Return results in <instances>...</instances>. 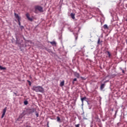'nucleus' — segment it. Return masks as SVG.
I'll return each mask as SVG.
<instances>
[{"label":"nucleus","mask_w":127,"mask_h":127,"mask_svg":"<svg viewBox=\"0 0 127 127\" xmlns=\"http://www.w3.org/2000/svg\"><path fill=\"white\" fill-rule=\"evenodd\" d=\"M13 93L14 94V95H15V96H17V94H16V93L14 92Z\"/></svg>","instance_id":"cd10ccee"},{"label":"nucleus","mask_w":127,"mask_h":127,"mask_svg":"<svg viewBox=\"0 0 127 127\" xmlns=\"http://www.w3.org/2000/svg\"><path fill=\"white\" fill-rule=\"evenodd\" d=\"M76 81H77V78H74L73 82H76Z\"/></svg>","instance_id":"393cba45"},{"label":"nucleus","mask_w":127,"mask_h":127,"mask_svg":"<svg viewBox=\"0 0 127 127\" xmlns=\"http://www.w3.org/2000/svg\"><path fill=\"white\" fill-rule=\"evenodd\" d=\"M81 79L82 80H85V78L83 77H80Z\"/></svg>","instance_id":"a878e982"},{"label":"nucleus","mask_w":127,"mask_h":127,"mask_svg":"<svg viewBox=\"0 0 127 127\" xmlns=\"http://www.w3.org/2000/svg\"><path fill=\"white\" fill-rule=\"evenodd\" d=\"M20 29H21V30H22V29H23V28H24V27H23V26H20Z\"/></svg>","instance_id":"4be33fe9"},{"label":"nucleus","mask_w":127,"mask_h":127,"mask_svg":"<svg viewBox=\"0 0 127 127\" xmlns=\"http://www.w3.org/2000/svg\"><path fill=\"white\" fill-rule=\"evenodd\" d=\"M36 116L37 118H38V117H39V114L37 112H36Z\"/></svg>","instance_id":"aec40b11"},{"label":"nucleus","mask_w":127,"mask_h":127,"mask_svg":"<svg viewBox=\"0 0 127 127\" xmlns=\"http://www.w3.org/2000/svg\"><path fill=\"white\" fill-rule=\"evenodd\" d=\"M75 127H80V124H77L75 125Z\"/></svg>","instance_id":"5701e85b"},{"label":"nucleus","mask_w":127,"mask_h":127,"mask_svg":"<svg viewBox=\"0 0 127 127\" xmlns=\"http://www.w3.org/2000/svg\"><path fill=\"white\" fill-rule=\"evenodd\" d=\"M86 100H87V97H86L81 98V101L82 104L84 103V101H87Z\"/></svg>","instance_id":"0eeeda50"},{"label":"nucleus","mask_w":127,"mask_h":127,"mask_svg":"<svg viewBox=\"0 0 127 127\" xmlns=\"http://www.w3.org/2000/svg\"><path fill=\"white\" fill-rule=\"evenodd\" d=\"M107 53H108V57H109V58H110V57H111V56H112V55L111 54V53H110V52H109V51H107Z\"/></svg>","instance_id":"dca6fc26"},{"label":"nucleus","mask_w":127,"mask_h":127,"mask_svg":"<svg viewBox=\"0 0 127 127\" xmlns=\"http://www.w3.org/2000/svg\"><path fill=\"white\" fill-rule=\"evenodd\" d=\"M70 16L72 19H75V14L73 13H70Z\"/></svg>","instance_id":"9d476101"},{"label":"nucleus","mask_w":127,"mask_h":127,"mask_svg":"<svg viewBox=\"0 0 127 127\" xmlns=\"http://www.w3.org/2000/svg\"><path fill=\"white\" fill-rule=\"evenodd\" d=\"M35 111V110L33 108L27 109V114H29V115H30V114H33V113H34Z\"/></svg>","instance_id":"20e7f679"},{"label":"nucleus","mask_w":127,"mask_h":127,"mask_svg":"<svg viewBox=\"0 0 127 127\" xmlns=\"http://www.w3.org/2000/svg\"><path fill=\"white\" fill-rule=\"evenodd\" d=\"M104 88H105V84L104 83H103L101 85V86H100V89L101 90H103V89H104Z\"/></svg>","instance_id":"9b49d317"},{"label":"nucleus","mask_w":127,"mask_h":127,"mask_svg":"<svg viewBox=\"0 0 127 127\" xmlns=\"http://www.w3.org/2000/svg\"><path fill=\"white\" fill-rule=\"evenodd\" d=\"M35 13H37V10H39V11H40V12H43V7L39 6V5H37L35 6Z\"/></svg>","instance_id":"f03ea898"},{"label":"nucleus","mask_w":127,"mask_h":127,"mask_svg":"<svg viewBox=\"0 0 127 127\" xmlns=\"http://www.w3.org/2000/svg\"><path fill=\"white\" fill-rule=\"evenodd\" d=\"M16 43H17V44H20V43L19 42V40H18L17 38H16Z\"/></svg>","instance_id":"f3484780"},{"label":"nucleus","mask_w":127,"mask_h":127,"mask_svg":"<svg viewBox=\"0 0 127 127\" xmlns=\"http://www.w3.org/2000/svg\"><path fill=\"white\" fill-rule=\"evenodd\" d=\"M126 43L127 44V39L126 40Z\"/></svg>","instance_id":"c85d7f7f"},{"label":"nucleus","mask_w":127,"mask_h":127,"mask_svg":"<svg viewBox=\"0 0 127 127\" xmlns=\"http://www.w3.org/2000/svg\"><path fill=\"white\" fill-rule=\"evenodd\" d=\"M5 113H6V108H4L3 110V113L1 116V119L3 118V117L5 115Z\"/></svg>","instance_id":"423d86ee"},{"label":"nucleus","mask_w":127,"mask_h":127,"mask_svg":"<svg viewBox=\"0 0 127 127\" xmlns=\"http://www.w3.org/2000/svg\"><path fill=\"white\" fill-rule=\"evenodd\" d=\"M50 43L52 45H56V42L55 41L50 42Z\"/></svg>","instance_id":"2eb2a0df"},{"label":"nucleus","mask_w":127,"mask_h":127,"mask_svg":"<svg viewBox=\"0 0 127 127\" xmlns=\"http://www.w3.org/2000/svg\"><path fill=\"white\" fill-rule=\"evenodd\" d=\"M26 115V113H25V111H24L23 113H22V117L25 116Z\"/></svg>","instance_id":"a211bd4d"},{"label":"nucleus","mask_w":127,"mask_h":127,"mask_svg":"<svg viewBox=\"0 0 127 127\" xmlns=\"http://www.w3.org/2000/svg\"><path fill=\"white\" fill-rule=\"evenodd\" d=\"M0 70H6V68L5 67H2L0 65Z\"/></svg>","instance_id":"4468645a"},{"label":"nucleus","mask_w":127,"mask_h":127,"mask_svg":"<svg viewBox=\"0 0 127 127\" xmlns=\"http://www.w3.org/2000/svg\"><path fill=\"white\" fill-rule=\"evenodd\" d=\"M47 127H49V125L48 124H47Z\"/></svg>","instance_id":"c756f323"},{"label":"nucleus","mask_w":127,"mask_h":127,"mask_svg":"<svg viewBox=\"0 0 127 127\" xmlns=\"http://www.w3.org/2000/svg\"><path fill=\"white\" fill-rule=\"evenodd\" d=\"M14 14L15 18H16V19L18 20L19 26H21L20 19H21V18L16 13H14Z\"/></svg>","instance_id":"7ed1b4c3"},{"label":"nucleus","mask_w":127,"mask_h":127,"mask_svg":"<svg viewBox=\"0 0 127 127\" xmlns=\"http://www.w3.org/2000/svg\"><path fill=\"white\" fill-rule=\"evenodd\" d=\"M100 38H99L97 42L98 44H100Z\"/></svg>","instance_id":"b1692460"},{"label":"nucleus","mask_w":127,"mask_h":127,"mask_svg":"<svg viewBox=\"0 0 127 127\" xmlns=\"http://www.w3.org/2000/svg\"><path fill=\"white\" fill-rule=\"evenodd\" d=\"M64 83L65 81L64 80H63V81H62L60 84V87H63V86H64Z\"/></svg>","instance_id":"1a4fd4ad"},{"label":"nucleus","mask_w":127,"mask_h":127,"mask_svg":"<svg viewBox=\"0 0 127 127\" xmlns=\"http://www.w3.org/2000/svg\"><path fill=\"white\" fill-rule=\"evenodd\" d=\"M75 77H77L78 78H80V74L77 72H75L74 73Z\"/></svg>","instance_id":"6e6552de"},{"label":"nucleus","mask_w":127,"mask_h":127,"mask_svg":"<svg viewBox=\"0 0 127 127\" xmlns=\"http://www.w3.org/2000/svg\"><path fill=\"white\" fill-rule=\"evenodd\" d=\"M103 27H104V29H109V27H108V25H107V24H105L103 26Z\"/></svg>","instance_id":"ddd939ff"},{"label":"nucleus","mask_w":127,"mask_h":127,"mask_svg":"<svg viewBox=\"0 0 127 127\" xmlns=\"http://www.w3.org/2000/svg\"><path fill=\"white\" fill-rule=\"evenodd\" d=\"M122 72L123 73V74H125V70H124V69H122Z\"/></svg>","instance_id":"bb28decb"},{"label":"nucleus","mask_w":127,"mask_h":127,"mask_svg":"<svg viewBox=\"0 0 127 127\" xmlns=\"http://www.w3.org/2000/svg\"><path fill=\"white\" fill-rule=\"evenodd\" d=\"M57 122H58V123H61V119H60V117L58 116L57 117Z\"/></svg>","instance_id":"f8f14e48"},{"label":"nucleus","mask_w":127,"mask_h":127,"mask_svg":"<svg viewBox=\"0 0 127 127\" xmlns=\"http://www.w3.org/2000/svg\"><path fill=\"white\" fill-rule=\"evenodd\" d=\"M32 90L33 91H35V92H39L40 93L44 92V88H43L41 86H34L32 88Z\"/></svg>","instance_id":"f257e3e1"},{"label":"nucleus","mask_w":127,"mask_h":127,"mask_svg":"<svg viewBox=\"0 0 127 127\" xmlns=\"http://www.w3.org/2000/svg\"><path fill=\"white\" fill-rule=\"evenodd\" d=\"M27 82L29 83V85L30 86H31V82H30V81H29V80H27Z\"/></svg>","instance_id":"412c9836"},{"label":"nucleus","mask_w":127,"mask_h":127,"mask_svg":"<svg viewBox=\"0 0 127 127\" xmlns=\"http://www.w3.org/2000/svg\"><path fill=\"white\" fill-rule=\"evenodd\" d=\"M117 111H116L115 115H116V114H117Z\"/></svg>","instance_id":"7c9ffc66"},{"label":"nucleus","mask_w":127,"mask_h":127,"mask_svg":"<svg viewBox=\"0 0 127 127\" xmlns=\"http://www.w3.org/2000/svg\"><path fill=\"white\" fill-rule=\"evenodd\" d=\"M26 16L27 17V18L28 19V20H29L30 21H33V19L29 16H30V15L29 14V13H27L26 14Z\"/></svg>","instance_id":"39448f33"},{"label":"nucleus","mask_w":127,"mask_h":127,"mask_svg":"<svg viewBox=\"0 0 127 127\" xmlns=\"http://www.w3.org/2000/svg\"><path fill=\"white\" fill-rule=\"evenodd\" d=\"M24 105H28V101H25L24 102Z\"/></svg>","instance_id":"6ab92c4d"}]
</instances>
